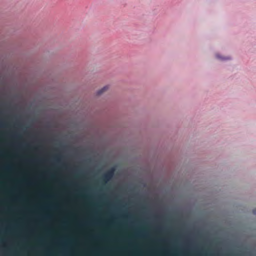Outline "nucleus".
Returning a JSON list of instances; mask_svg holds the SVG:
<instances>
[{"label": "nucleus", "mask_w": 256, "mask_h": 256, "mask_svg": "<svg viewBox=\"0 0 256 256\" xmlns=\"http://www.w3.org/2000/svg\"><path fill=\"white\" fill-rule=\"evenodd\" d=\"M114 168H112L111 170H108L102 176V180L104 182H106L112 177L114 174Z\"/></svg>", "instance_id": "obj_1"}, {"label": "nucleus", "mask_w": 256, "mask_h": 256, "mask_svg": "<svg viewBox=\"0 0 256 256\" xmlns=\"http://www.w3.org/2000/svg\"><path fill=\"white\" fill-rule=\"evenodd\" d=\"M216 57L218 58H220L222 60H228L229 58H220L218 55H216Z\"/></svg>", "instance_id": "obj_3"}, {"label": "nucleus", "mask_w": 256, "mask_h": 256, "mask_svg": "<svg viewBox=\"0 0 256 256\" xmlns=\"http://www.w3.org/2000/svg\"><path fill=\"white\" fill-rule=\"evenodd\" d=\"M253 213H254V214H256V210H253Z\"/></svg>", "instance_id": "obj_4"}, {"label": "nucleus", "mask_w": 256, "mask_h": 256, "mask_svg": "<svg viewBox=\"0 0 256 256\" xmlns=\"http://www.w3.org/2000/svg\"><path fill=\"white\" fill-rule=\"evenodd\" d=\"M108 86H104L103 88H102L101 90H98V92L97 94L98 95H100L101 94L104 93V92L107 90H108Z\"/></svg>", "instance_id": "obj_2"}]
</instances>
